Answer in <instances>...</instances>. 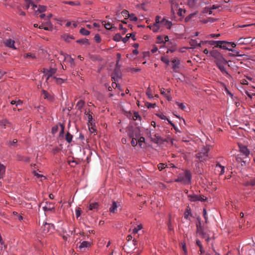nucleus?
Listing matches in <instances>:
<instances>
[{"mask_svg":"<svg viewBox=\"0 0 255 255\" xmlns=\"http://www.w3.org/2000/svg\"><path fill=\"white\" fill-rule=\"evenodd\" d=\"M157 43H163L165 44V42H164V40H163V36L158 35L157 37Z\"/></svg>","mask_w":255,"mask_h":255,"instance_id":"obj_56","label":"nucleus"},{"mask_svg":"<svg viewBox=\"0 0 255 255\" xmlns=\"http://www.w3.org/2000/svg\"><path fill=\"white\" fill-rule=\"evenodd\" d=\"M24 57L25 58H32V59L36 58L35 55L32 54L30 53H28L25 54L24 55Z\"/></svg>","mask_w":255,"mask_h":255,"instance_id":"obj_52","label":"nucleus"},{"mask_svg":"<svg viewBox=\"0 0 255 255\" xmlns=\"http://www.w3.org/2000/svg\"><path fill=\"white\" fill-rule=\"evenodd\" d=\"M61 55L63 56L64 58V60L65 61L69 62L70 64L71 67L74 66V60L73 58H72L70 55L67 54L61 53Z\"/></svg>","mask_w":255,"mask_h":255,"instance_id":"obj_14","label":"nucleus"},{"mask_svg":"<svg viewBox=\"0 0 255 255\" xmlns=\"http://www.w3.org/2000/svg\"><path fill=\"white\" fill-rule=\"evenodd\" d=\"M200 235H201V237L203 238H205L207 237V236L208 235L207 233L203 230V229H201V231L197 232Z\"/></svg>","mask_w":255,"mask_h":255,"instance_id":"obj_57","label":"nucleus"},{"mask_svg":"<svg viewBox=\"0 0 255 255\" xmlns=\"http://www.w3.org/2000/svg\"><path fill=\"white\" fill-rule=\"evenodd\" d=\"M72 139L73 135L71 133H70L69 132H67L65 135V140H66V141L68 143H70L72 141Z\"/></svg>","mask_w":255,"mask_h":255,"instance_id":"obj_37","label":"nucleus"},{"mask_svg":"<svg viewBox=\"0 0 255 255\" xmlns=\"http://www.w3.org/2000/svg\"><path fill=\"white\" fill-rule=\"evenodd\" d=\"M172 69L175 72H177V69L179 68V65L180 64V61L177 59H173L172 61Z\"/></svg>","mask_w":255,"mask_h":255,"instance_id":"obj_21","label":"nucleus"},{"mask_svg":"<svg viewBox=\"0 0 255 255\" xmlns=\"http://www.w3.org/2000/svg\"><path fill=\"white\" fill-rule=\"evenodd\" d=\"M126 116L132 121L128 126L126 130L129 137L138 138L141 135L140 126L141 125V117L139 113H125Z\"/></svg>","mask_w":255,"mask_h":255,"instance_id":"obj_1","label":"nucleus"},{"mask_svg":"<svg viewBox=\"0 0 255 255\" xmlns=\"http://www.w3.org/2000/svg\"><path fill=\"white\" fill-rule=\"evenodd\" d=\"M216 167H219L221 169V171H220V175H223L224 174V173H225V166L221 165L220 162H217V163H216Z\"/></svg>","mask_w":255,"mask_h":255,"instance_id":"obj_36","label":"nucleus"},{"mask_svg":"<svg viewBox=\"0 0 255 255\" xmlns=\"http://www.w3.org/2000/svg\"><path fill=\"white\" fill-rule=\"evenodd\" d=\"M84 105V102L82 100L79 101L76 105V107L78 110H81L82 108L83 107Z\"/></svg>","mask_w":255,"mask_h":255,"instance_id":"obj_47","label":"nucleus"},{"mask_svg":"<svg viewBox=\"0 0 255 255\" xmlns=\"http://www.w3.org/2000/svg\"><path fill=\"white\" fill-rule=\"evenodd\" d=\"M242 154H238L235 158V161H234L233 165L236 166L238 168H240V163L244 160V157H242Z\"/></svg>","mask_w":255,"mask_h":255,"instance_id":"obj_13","label":"nucleus"},{"mask_svg":"<svg viewBox=\"0 0 255 255\" xmlns=\"http://www.w3.org/2000/svg\"><path fill=\"white\" fill-rule=\"evenodd\" d=\"M91 246V244L88 241H83L81 243L79 248L81 250L83 248H88Z\"/></svg>","mask_w":255,"mask_h":255,"instance_id":"obj_27","label":"nucleus"},{"mask_svg":"<svg viewBox=\"0 0 255 255\" xmlns=\"http://www.w3.org/2000/svg\"><path fill=\"white\" fill-rule=\"evenodd\" d=\"M130 245L132 246L130 249H128L127 248H129L128 245H125L124 247V249L127 252H130L131 250H135L136 249V246L137 245V241L134 239L130 243Z\"/></svg>","mask_w":255,"mask_h":255,"instance_id":"obj_11","label":"nucleus"},{"mask_svg":"<svg viewBox=\"0 0 255 255\" xmlns=\"http://www.w3.org/2000/svg\"><path fill=\"white\" fill-rule=\"evenodd\" d=\"M52 79H53L55 80V82L58 84H61L64 82V80L60 78H56L55 77H52Z\"/></svg>","mask_w":255,"mask_h":255,"instance_id":"obj_55","label":"nucleus"},{"mask_svg":"<svg viewBox=\"0 0 255 255\" xmlns=\"http://www.w3.org/2000/svg\"><path fill=\"white\" fill-rule=\"evenodd\" d=\"M169 92H170V91L168 90H167V92H166V91H165V89L164 88H162L160 89L161 94L162 95H163V96H164L165 97L167 98L168 100L169 99V95H168Z\"/></svg>","mask_w":255,"mask_h":255,"instance_id":"obj_40","label":"nucleus"},{"mask_svg":"<svg viewBox=\"0 0 255 255\" xmlns=\"http://www.w3.org/2000/svg\"><path fill=\"white\" fill-rule=\"evenodd\" d=\"M198 223L196 224V228H197V232L201 231V229H203L201 223V218L199 217L197 218Z\"/></svg>","mask_w":255,"mask_h":255,"instance_id":"obj_41","label":"nucleus"},{"mask_svg":"<svg viewBox=\"0 0 255 255\" xmlns=\"http://www.w3.org/2000/svg\"><path fill=\"white\" fill-rule=\"evenodd\" d=\"M192 175L190 171L186 170L184 173H180L178 177L174 180L175 182H180L184 184H189L191 182Z\"/></svg>","mask_w":255,"mask_h":255,"instance_id":"obj_2","label":"nucleus"},{"mask_svg":"<svg viewBox=\"0 0 255 255\" xmlns=\"http://www.w3.org/2000/svg\"><path fill=\"white\" fill-rule=\"evenodd\" d=\"M239 147L240 151L241 153V154H242V155H245V157H248L250 153V151L247 146L241 143L239 144Z\"/></svg>","mask_w":255,"mask_h":255,"instance_id":"obj_9","label":"nucleus"},{"mask_svg":"<svg viewBox=\"0 0 255 255\" xmlns=\"http://www.w3.org/2000/svg\"><path fill=\"white\" fill-rule=\"evenodd\" d=\"M210 55L214 57L215 59L222 55L221 53L217 50H212L210 52Z\"/></svg>","mask_w":255,"mask_h":255,"instance_id":"obj_25","label":"nucleus"},{"mask_svg":"<svg viewBox=\"0 0 255 255\" xmlns=\"http://www.w3.org/2000/svg\"><path fill=\"white\" fill-rule=\"evenodd\" d=\"M121 14L124 17H128L129 15V12L127 10H124L123 11H122L121 12Z\"/></svg>","mask_w":255,"mask_h":255,"instance_id":"obj_62","label":"nucleus"},{"mask_svg":"<svg viewBox=\"0 0 255 255\" xmlns=\"http://www.w3.org/2000/svg\"><path fill=\"white\" fill-rule=\"evenodd\" d=\"M169 2L171 4V12L174 14L179 8L178 4L175 0H170Z\"/></svg>","mask_w":255,"mask_h":255,"instance_id":"obj_12","label":"nucleus"},{"mask_svg":"<svg viewBox=\"0 0 255 255\" xmlns=\"http://www.w3.org/2000/svg\"><path fill=\"white\" fill-rule=\"evenodd\" d=\"M142 228V226L141 224L138 225L135 227L132 230V233L136 234Z\"/></svg>","mask_w":255,"mask_h":255,"instance_id":"obj_42","label":"nucleus"},{"mask_svg":"<svg viewBox=\"0 0 255 255\" xmlns=\"http://www.w3.org/2000/svg\"><path fill=\"white\" fill-rule=\"evenodd\" d=\"M5 168L6 167L3 164L0 163V179L3 178L5 172Z\"/></svg>","mask_w":255,"mask_h":255,"instance_id":"obj_26","label":"nucleus"},{"mask_svg":"<svg viewBox=\"0 0 255 255\" xmlns=\"http://www.w3.org/2000/svg\"><path fill=\"white\" fill-rule=\"evenodd\" d=\"M196 244L200 248V254H203V253H204L205 250L203 249V247L201 244V241L197 239L196 241Z\"/></svg>","mask_w":255,"mask_h":255,"instance_id":"obj_38","label":"nucleus"},{"mask_svg":"<svg viewBox=\"0 0 255 255\" xmlns=\"http://www.w3.org/2000/svg\"><path fill=\"white\" fill-rule=\"evenodd\" d=\"M9 146L10 147H16L17 146V141L16 139H14L12 141H8Z\"/></svg>","mask_w":255,"mask_h":255,"instance_id":"obj_49","label":"nucleus"},{"mask_svg":"<svg viewBox=\"0 0 255 255\" xmlns=\"http://www.w3.org/2000/svg\"><path fill=\"white\" fill-rule=\"evenodd\" d=\"M188 197L190 202H195L197 201L205 202L208 200V198L203 195H198L195 193L189 194Z\"/></svg>","mask_w":255,"mask_h":255,"instance_id":"obj_4","label":"nucleus"},{"mask_svg":"<svg viewBox=\"0 0 255 255\" xmlns=\"http://www.w3.org/2000/svg\"><path fill=\"white\" fill-rule=\"evenodd\" d=\"M63 38L67 42H70L71 40L74 39V37L72 35H64L63 36Z\"/></svg>","mask_w":255,"mask_h":255,"instance_id":"obj_43","label":"nucleus"},{"mask_svg":"<svg viewBox=\"0 0 255 255\" xmlns=\"http://www.w3.org/2000/svg\"><path fill=\"white\" fill-rule=\"evenodd\" d=\"M177 14L180 16H183L184 14L185 13V10L181 8H179L178 10L176 12Z\"/></svg>","mask_w":255,"mask_h":255,"instance_id":"obj_50","label":"nucleus"},{"mask_svg":"<svg viewBox=\"0 0 255 255\" xmlns=\"http://www.w3.org/2000/svg\"><path fill=\"white\" fill-rule=\"evenodd\" d=\"M21 103H22V102L20 100H18L17 102H16L14 100H12L10 102L11 105H13L16 104L15 107H17L18 106L20 105Z\"/></svg>","mask_w":255,"mask_h":255,"instance_id":"obj_60","label":"nucleus"},{"mask_svg":"<svg viewBox=\"0 0 255 255\" xmlns=\"http://www.w3.org/2000/svg\"><path fill=\"white\" fill-rule=\"evenodd\" d=\"M130 37H131L133 40H135V34H128L126 36L122 39V41L124 43H126L129 39Z\"/></svg>","mask_w":255,"mask_h":255,"instance_id":"obj_24","label":"nucleus"},{"mask_svg":"<svg viewBox=\"0 0 255 255\" xmlns=\"http://www.w3.org/2000/svg\"><path fill=\"white\" fill-rule=\"evenodd\" d=\"M244 160H243L242 162L240 163V168L239 169L242 168L243 167H245L246 165V163L249 162V160L248 157H244Z\"/></svg>","mask_w":255,"mask_h":255,"instance_id":"obj_44","label":"nucleus"},{"mask_svg":"<svg viewBox=\"0 0 255 255\" xmlns=\"http://www.w3.org/2000/svg\"><path fill=\"white\" fill-rule=\"evenodd\" d=\"M226 64H221L217 65V66L218 67V68L220 69V70L222 72L223 74H226L227 75H229L228 73L226 71V68L225 67Z\"/></svg>","mask_w":255,"mask_h":255,"instance_id":"obj_34","label":"nucleus"},{"mask_svg":"<svg viewBox=\"0 0 255 255\" xmlns=\"http://www.w3.org/2000/svg\"><path fill=\"white\" fill-rule=\"evenodd\" d=\"M44 29L46 30H52V25L50 21H48L45 23Z\"/></svg>","mask_w":255,"mask_h":255,"instance_id":"obj_33","label":"nucleus"},{"mask_svg":"<svg viewBox=\"0 0 255 255\" xmlns=\"http://www.w3.org/2000/svg\"><path fill=\"white\" fill-rule=\"evenodd\" d=\"M42 95L43 97V98L45 99H47L48 100L50 101H53V100L54 99V98L52 96H51V95H50L45 90H43L42 91Z\"/></svg>","mask_w":255,"mask_h":255,"instance_id":"obj_20","label":"nucleus"},{"mask_svg":"<svg viewBox=\"0 0 255 255\" xmlns=\"http://www.w3.org/2000/svg\"><path fill=\"white\" fill-rule=\"evenodd\" d=\"M152 129H147L146 130V134L148 137L150 138L151 136H152L153 134L154 133V132H152Z\"/></svg>","mask_w":255,"mask_h":255,"instance_id":"obj_63","label":"nucleus"},{"mask_svg":"<svg viewBox=\"0 0 255 255\" xmlns=\"http://www.w3.org/2000/svg\"><path fill=\"white\" fill-rule=\"evenodd\" d=\"M3 43L4 45L9 48L12 49H16V47L15 46V41L14 40L9 39H6L3 40Z\"/></svg>","mask_w":255,"mask_h":255,"instance_id":"obj_10","label":"nucleus"},{"mask_svg":"<svg viewBox=\"0 0 255 255\" xmlns=\"http://www.w3.org/2000/svg\"><path fill=\"white\" fill-rule=\"evenodd\" d=\"M99 206V204L97 202L92 203L89 205V209L90 210H97Z\"/></svg>","mask_w":255,"mask_h":255,"instance_id":"obj_32","label":"nucleus"},{"mask_svg":"<svg viewBox=\"0 0 255 255\" xmlns=\"http://www.w3.org/2000/svg\"><path fill=\"white\" fill-rule=\"evenodd\" d=\"M247 255H255V250L253 249H251L246 252Z\"/></svg>","mask_w":255,"mask_h":255,"instance_id":"obj_58","label":"nucleus"},{"mask_svg":"<svg viewBox=\"0 0 255 255\" xmlns=\"http://www.w3.org/2000/svg\"><path fill=\"white\" fill-rule=\"evenodd\" d=\"M145 142V138L143 136H140L138 138H137V143L138 144L140 148L143 147V143Z\"/></svg>","mask_w":255,"mask_h":255,"instance_id":"obj_30","label":"nucleus"},{"mask_svg":"<svg viewBox=\"0 0 255 255\" xmlns=\"http://www.w3.org/2000/svg\"><path fill=\"white\" fill-rule=\"evenodd\" d=\"M167 227H168V230L169 231H174L173 228L172 226V223L170 219H169V221L167 222Z\"/></svg>","mask_w":255,"mask_h":255,"instance_id":"obj_54","label":"nucleus"},{"mask_svg":"<svg viewBox=\"0 0 255 255\" xmlns=\"http://www.w3.org/2000/svg\"><path fill=\"white\" fill-rule=\"evenodd\" d=\"M85 115H87L88 118V127L89 126H95V119L93 118V116L91 114H90V113H87L88 114H86V113H84Z\"/></svg>","mask_w":255,"mask_h":255,"instance_id":"obj_17","label":"nucleus"},{"mask_svg":"<svg viewBox=\"0 0 255 255\" xmlns=\"http://www.w3.org/2000/svg\"><path fill=\"white\" fill-rule=\"evenodd\" d=\"M118 206L117 202L115 201L112 202V204L110 208V211L111 213H114L117 210Z\"/></svg>","mask_w":255,"mask_h":255,"instance_id":"obj_35","label":"nucleus"},{"mask_svg":"<svg viewBox=\"0 0 255 255\" xmlns=\"http://www.w3.org/2000/svg\"><path fill=\"white\" fill-rule=\"evenodd\" d=\"M57 71V68L55 67H51L49 69L44 68L43 72L44 74V75L46 76V82H47L50 78V77H52V75H54Z\"/></svg>","mask_w":255,"mask_h":255,"instance_id":"obj_5","label":"nucleus"},{"mask_svg":"<svg viewBox=\"0 0 255 255\" xmlns=\"http://www.w3.org/2000/svg\"><path fill=\"white\" fill-rule=\"evenodd\" d=\"M161 17L159 15H157L155 17V22L154 23L150 24L148 26V27L150 28L154 32H157V29H158V27L156 24L158 23H161L162 22V19L160 20Z\"/></svg>","mask_w":255,"mask_h":255,"instance_id":"obj_6","label":"nucleus"},{"mask_svg":"<svg viewBox=\"0 0 255 255\" xmlns=\"http://www.w3.org/2000/svg\"><path fill=\"white\" fill-rule=\"evenodd\" d=\"M161 24H162L163 26H165L168 29H170L172 25L171 21L166 20L164 18L162 19Z\"/></svg>","mask_w":255,"mask_h":255,"instance_id":"obj_19","label":"nucleus"},{"mask_svg":"<svg viewBox=\"0 0 255 255\" xmlns=\"http://www.w3.org/2000/svg\"><path fill=\"white\" fill-rule=\"evenodd\" d=\"M164 113H156V115L160 118L162 120L166 121L167 119V117L163 114Z\"/></svg>","mask_w":255,"mask_h":255,"instance_id":"obj_48","label":"nucleus"},{"mask_svg":"<svg viewBox=\"0 0 255 255\" xmlns=\"http://www.w3.org/2000/svg\"><path fill=\"white\" fill-rule=\"evenodd\" d=\"M46 205L43 207V210L45 212L50 211L54 210V207H52V204L51 203L46 202Z\"/></svg>","mask_w":255,"mask_h":255,"instance_id":"obj_22","label":"nucleus"},{"mask_svg":"<svg viewBox=\"0 0 255 255\" xmlns=\"http://www.w3.org/2000/svg\"><path fill=\"white\" fill-rule=\"evenodd\" d=\"M80 32L84 35H88L90 34V31L84 28H82L80 30Z\"/></svg>","mask_w":255,"mask_h":255,"instance_id":"obj_51","label":"nucleus"},{"mask_svg":"<svg viewBox=\"0 0 255 255\" xmlns=\"http://www.w3.org/2000/svg\"><path fill=\"white\" fill-rule=\"evenodd\" d=\"M15 158L18 161H23L24 156L18 153L15 155Z\"/></svg>","mask_w":255,"mask_h":255,"instance_id":"obj_53","label":"nucleus"},{"mask_svg":"<svg viewBox=\"0 0 255 255\" xmlns=\"http://www.w3.org/2000/svg\"><path fill=\"white\" fill-rule=\"evenodd\" d=\"M130 138H131V144L133 146H136L137 144V138H134L133 137H129Z\"/></svg>","mask_w":255,"mask_h":255,"instance_id":"obj_61","label":"nucleus"},{"mask_svg":"<svg viewBox=\"0 0 255 255\" xmlns=\"http://www.w3.org/2000/svg\"><path fill=\"white\" fill-rule=\"evenodd\" d=\"M215 62L217 66L221 64H227L228 63V61L223 57L222 55H221L216 59Z\"/></svg>","mask_w":255,"mask_h":255,"instance_id":"obj_16","label":"nucleus"},{"mask_svg":"<svg viewBox=\"0 0 255 255\" xmlns=\"http://www.w3.org/2000/svg\"><path fill=\"white\" fill-rule=\"evenodd\" d=\"M189 217H193V214L192 213L191 208L189 207V206H188L185 210L184 213V218L186 220H189Z\"/></svg>","mask_w":255,"mask_h":255,"instance_id":"obj_15","label":"nucleus"},{"mask_svg":"<svg viewBox=\"0 0 255 255\" xmlns=\"http://www.w3.org/2000/svg\"><path fill=\"white\" fill-rule=\"evenodd\" d=\"M123 38H122V37L121 36V35L120 33H117L116 34H115V35L113 37L114 40H115V41H118V42L120 41L121 40L122 41Z\"/></svg>","mask_w":255,"mask_h":255,"instance_id":"obj_46","label":"nucleus"},{"mask_svg":"<svg viewBox=\"0 0 255 255\" xmlns=\"http://www.w3.org/2000/svg\"><path fill=\"white\" fill-rule=\"evenodd\" d=\"M196 14V12L190 14L185 18L186 21H189Z\"/></svg>","mask_w":255,"mask_h":255,"instance_id":"obj_64","label":"nucleus"},{"mask_svg":"<svg viewBox=\"0 0 255 255\" xmlns=\"http://www.w3.org/2000/svg\"><path fill=\"white\" fill-rule=\"evenodd\" d=\"M244 185L246 186H255V177L253 178L250 180H248L245 182Z\"/></svg>","mask_w":255,"mask_h":255,"instance_id":"obj_23","label":"nucleus"},{"mask_svg":"<svg viewBox=\"0 0 255 255\" xmlns=\"http://www.w3.org/2000/svg\"><path fill=\"white\" fill-rule=\"evenodd\" d=\"M218 42L220 45L218 44V45H215V47H220L222 49H226L232 52L234 51L233 49L229 48L230 46V42H227L226 41H219Z\"/></svg>","mask_w":255,"mask_h":255,"instance_id":"obj_7","label":"nucleus"},{"mask_svg":"<svg viewBox=\"0 0 255 255\" xmlns=\"http://www.w3.org/2000/svg\"><path fill=\"white\" fill-rule=\"evenodd\" d=\"M103 24L104 25L105 27L108 30H111L113 28L116 29L117 28L115 26H113V25L109 22L106 23V21L102 22Z\"/></svg>","mask_w":255,"mask_h":255,"instance_id":"obj_28","label":"nucleus"},{"mask_svg":"<svg viewBox=\"0 0 255 255\" xmlns=\"http://www.w3.org/2000/svg\"><path fill=\"white\" fill-rule=\"evenodd\" d=\"M209 151V148L204 147L195 155V157L198 159L200 162H204L208 156Z\"/></svg>","mask_w":255,"mask_h":255,"instance_id":"obj_3","label":"nucleus"},{"mask_svg":"<svg viewBox=\"0 0 255 255\" xmlns=\"http://www.w3.org/2000/svg\"><path fill=\"white\" fill-rule=\"evenodd\" d=\"M76 42L79 44H84L85 45H89L90 44L89 40L87 38H83L81 39L77 40Z\"/></svg>","mask_w":255,"mask_h":255,"instance_id":"obj_31","label":"nucleus"},{"mask_svg":"<svg viewBox=\"0 0 255 255\" xmlns=\"http://www.w3.org/2000/svg\"><path fill=\"white\" fill-rule=\"evenodd\" d=\"M59 123L54 126H53L51 128V133L52 134H55L59 129Z\"/></svg>","mask_w":255,"mask_h":255,"instance_id":"obj_45","label":"nucleus"},{"mask_svg":"<svg viewBox=\"0 0 255 255\" xmlns=\"http://www.w3.org/2000/svg\"><path fill=\"white\" fill-rule=\"evenodd\" d=\"M10 123L7 120H2L0 121V126L4 128H6Z\"/></svg>","mask_w":255,"mask_h":255,"instance_id":"obj_29","label":"nucleus"},{"mask_svg":"<svg viewBox=\"0 0 255 255\" xmlns=\"http://www.w3.org/2000/svg\"><path fill=\"white\" fill-rule=\"evenodd\" d=\"M25 3H24V6L26 9H28L30 5L31 4V1L30 0H24Z\"/></svg>","mask_w":255,"mask_h":255,"instance_id":"obj_59","label":"nucleus"},{"mask_svg":"<svg viewBox=\"0 0 255 255\" xmlns=\"http://www.w3.org/2000/svg\"><path fill=\"white\" fill-rule=\"evenodd\" d=\"M150 140L154 143H157L162 140V138L158 134L153 133L152 136L150 137Z\"/></svg>","mask_w":255,"mask_h":255,"instance_id":"obj_18","label":"nucleus"},{"mask_svg":"<svg viewBox=\"0 0 255 255\" xmlns=\"http://www.w3.org/2000/svg\"><path fill=\"white\" fill-rule=\"evenodd\" d=\"M59 126L61 128V130L59 133V136L63 137L64 135L65 126L63 124L61 123H59Z\"/></svg>","mask_w":255,"mask_h":255,"instance_id":"obj_39","label":"nucleus"},{"mask_svg":"<svg viewBox=\"0 0 255 255\" xmlns=\"http://www.w3.org/2000/svg\"><path fill=\"white\" fill-rule=\"evenodd\" d=\"M52 228H54V225L53 224L45 222L41 227L42 232L43 234H47Z\"/></svg>","mask_w":255,"mask_h":255,"instance_id":"obj_8","label":"nucleus"}]
</instances>
